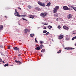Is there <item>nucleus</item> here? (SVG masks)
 I'll list each match as a JSON object with an SVG mask.
<instances>
[{
  "label": "nucleus",
  "instance_id": "nucleus-1",
  "mask_svg": "<svg viewBox=\"0 0 76 76\" xmlns=\"http://www.w3.org/2000/svg\"><path fill=\"white\" fill-rule=\"evenodd\" d=\"M60 9V7L58 6H56L54 8V11H53V13H56L57 11L58 10V9Z\"/></svg>",
  "mask_w": 76,
  "mask_h": 76
},
{
  "label": "nucleus",
  "instance_id": "nucleus-2",
  "mask_svg": "<svg viewBox=\"0 0 76 76\" xmlns=\"http://www.w3.org/2000/svg\"><path fill=\"white\" fill-rule=\"evenodd\" d=\"M15 15L16 16H18V17H19L20 18V15H19V13L18 12H17V11H16V9H15Z\"/></svg>",
  "mask_w": 76,
  "mask_h": 76
},
{
  "label": "nucleus",
  "instance_id": "nucleus-3",
  "mask_svg": "<svg viewBox=\"0 0 76 76\" xmlns=\"http://www.w3.org/2000/svg\"><path fill=\"white\" fill-rule=\"evenodd\" d=\"M63 9H64V10H70V8H68L66 6H64L63 7Z\"/></svg>",
  "mask_w": 76,
  "mask_h": 76
},
{
  "label": "nucleus",
  "instance_id": "nucleus-4",
  "mask_svg": "<svg viewBox=\"0 0 76 76\" xmlns=\"http://www.w3.org/2000/svg\"><path fill=\"white\" fill-rule=\"evenodd\" d=\"M47 12H45L44 13H42L40 15V16L42 17H45L47 15Z\"/></svg>",
  "mask_w": 76,
  "mask_h": 76
},
{
  "label": "nucleus",
  "instance_id": "nucleus-5",
  "mask_svg": "<svg viewBox=\"0 0 76 76\" xmlns=\"http://www.w3.org/2000/svg\"><path fill=\"white\" fill-rule=\"evenodd\" d=\"M67 17L68 19H70L72 18V15L71 14H69L67 15Z\"/></svg>",
  "mask_w": 76,
  "mask_h": 76
},
{
  "label": "nucleus",
  "instance_id": "nucleus-6",
  "mask_svg": "<svg viewBox=\"0 0 76 76\" xmlns=\"http://www.w3.org/2000/svg\"><path fill=\"white\" fill-rule=\"evenodd\" d=\"M65 49H66L67 50H74L75 48H65Z\"/></svg>",
  "mask_w": 76,
  "mask_h": 76
},
{
  "label": "nucleus",
  "instance_id": "nucleus-7",
  "mask_svg": "<svg viewBox=\"0 0 76 76\" xmlns=\"http://www.w3.org/2000/svg\"><path fill=\"white\" fill-rule=\"evenodd\" d=\"M29 18H31V19H34L35 18V16L34 15H30L28 16Z\"/></svg>",
  "mask_w": 76,
  "mask_h": 76
},
{
  "label": "nucleus",
  "instance_id": "nucleus-8",
  "mask_svg": "<svg viewBox=\"0 0 76 76\" xmlns=\"http://www.w3.org/2000/svg\"><path fill=\"white\" fill-rule=\"evenodd\" d=\"M64 37V36H63V35H61L59 37V39H61L63 38Z\"/></svg>",
  "mask_w": 76,
  "mask_h": 76
},
{
  "label": "nucleus",
  "instance_id": "nucleus-9",
  "mask_svg": "<svg viewBox=\"0 0 76 76\" xmlns=\"http://www.w3.org/2000/svg\"><path fill=\"white\" fill-rule=\"evenodd\" d=\"M35 49L36 50H41V48H40V47L39 46V47H36Z\"/></svg>",
  "mask_w": 76,
  "mask_h": 76
},
{
  "label": "nucleus",
  "instance_id": "nucleus-10",
  "mask_svg": "<svg viewBox=\"0 0 76 76\" xmlns=\"http://www.w3.org/2000/svg\"><path fill=\"white\" fill-rule=\"evenodd\" d=\"M15 63H19V64H21V63H22V62H21L19 61H18L16 60H15Z\"/></svg>",
  "mask_w": 76,
  "mask_h": 76
},
{
  "label": "nucleus",
  "instance_id": "nucleus-11",
  "mask_svg": "<svg viewBox=\"0 0 76 76\" xmlns=\"http://www.w3.org/2000/svg\"><path fill=\"white\" fill-rule=\"evenodd\" d=\"M13 50H15L17 51L18 50H19V49L18 47H15V48H13Z\"/></svg>",
  "mask_w": 76,
  "mask_h": 76
},
{
  "label": "nucleus",
  "instance_id": "nucleus-12",
  "mask_svg": "<svg viewBox=\"0 0 76 76\" xmlns=\"http://www.w3.org/2000/svg\"><path fill=\"white\" fill-rule=\"evenodd\" d=\"M24 34H26V33H27V31H28V30L26 28L24 29Z\"/></svg>",
  "mask_w": 76,
  "mask_h": 76
},
{
  "label": "nucleus",
  "instance_id": "nucleus-13",
  "mask_svg": "<svg viewBox=\"0 0 76 76\" xmlns=\"http://www.w3.org/2000/svg\"><path fill=\"white\" fill-rule=\"evenodd\" d=\"M70 7H71V8H72L74 10H75V11H76V7H73L72 6H70Z\"/></svg>",
  "mask_w": 76,
  "mask_h": 76
},
{
  "label": "nucleus",
  "instance_id": "nucleus-14",
  "mask_svg": "<svg viewBox=\"0 0 76 76\" xmlns=\"http://www.w3.org/2000/svg\"><path fill=\"white\" fill-rule=\"evenodd\" d=\"M70 7H71V8H72L74 10H75V11H76V7H73L72 6H70Z\"/></svg>",
  "mask_w": 76,
  "mask_h": 76
},
{
  "label": "nucleus",
  "instance_id": "nucleus-15",
  "mask_svg": "<svg viewBox=\"0 0 76 76\" xmlns=\"http://www.w3.org/2000/svg\"><path fill=\"white\" fill-rule=\"evenodd\" d=\"M35 9H36L37 10H38V11H39V10H41V9H40V8H39V7H36L35 8Z\"/></svg>",
  "mask_w": 76,
  "mask_h": 76
},
{
  "label": "nucleus",
  "instance_id": "nucleus-16",
  "mask_svg": "<svg viewBox=\"0 0 76 76\" xmlns=\"http://www.w3.org/2000/svg\"><path fill=\"white\" fill-rule=\"evenodd\" d=\"M30 35L31 37L32 38H33V37H34L33 36H35V34H31Z\"/></svg>",
  "mask_w": 76,
  "mask_h": 76
},
{
  "label": "nucleus",
  "instance_id": "nucleus-17",
  "mask_svg": "<svg viewBox=\"0 0 76 76\" xmlns=\"http://www.w3.org/2000/svg\"><path fill=\"white\" fill-rule=\"evenodd\" d=\"M3 28V26L2 25H0V31H1Z\"/></svg>",
  "mask_w": 76,
  "mask_h": 76
},
{
  "label": "nucleus",
  "instance_id": "nucleus-18",
  "mask_svg": "<svg viewBox=\"0 0 76 76\" xmlns=\"http://www.w3.org/2000/svg\"><path fill=\"white\" fill-rule=\"evenodd\" d=\"M63 28L65 29L68 30L69 29V28L66 26H64Z\"/></svg>",
  "mask_w": 76,
  "mask_h": 76
},
{
  "label": "nucleus",
  "instance_id": "nucleus-19",
  "mask_svg": "<svg viewBox=\"0 0 76 76\" xmlns=\"http://www.w3.org/2000/svg\"><path fill=\"white\" fill-rule=\"evenodd\" d=\"M50 5H51V3L49 2L47 4V5H46V6L49 7V6H50Z\"/></svg>",
  "mask_w": 76,
  "mask_h": 76
},
{
  "label": "nucleus",
  "instance_id": "nucleus-20",
  "mask_svg": "<svg viewBox=\"0 0 76 76\" xmlns=\"http://www.w3.org/2000/svg\"><path fill=\"white\" fill-rule=\"evenodd\" d=\"M41 6H42L43 7H45V3H42V5H41Z\"/></svg>",
  "mask_w": 76,
  "mask_h": 76
},
{
  "label": "nucleus",
  "instance_id": "nucleus-21",
  "mask_svg": "<svg viewBox=\"0 0 76 76\" xmlns=\"http://www.w3.org/2000/svg\"><path fill=\"white\" fill-rule=\"evenodd\" d=\"M40 48V49H42V48H44V45H40V46H39Z\"/></svg>",
  "mask_w": 76,
  "mask_h": 76
},
{
  "label": "nucleus",
  "instance_id": "nucleus-22",
  "mask_svg": "<svg viewBox=\"0 0 76 76\" xmlns=\"http://www.w3.org/2000/svg\"><path fill=\"white\" fill-rule=\"evenodd\" d=\"M38 3L39 5H40V6H41V5L42 4V2L40 1H38Z\"/></svg>",
  "mask_w": 76,
  "mask_h": 76
},
{
  "label": "nucleus",
  "instance_id": "nucleus-23",
  "mask_svg": "<svg viewBox=\"0 0 76 76\" xmlns=\"http://www.w3.org/2000/svg\"><path fill=\"white\" fill-rule=\"evenodd\" d=\"M41 53H44L45 52V49H43L41 51Z\"/></svg>",
  "mask_w": 76,
  "mask_h": 76
},
{
  "label": "nucleus",
  "instance_id": "nucleus-24",
  "mask_svg": "<svg viewBox=\"0 0 76 76\" xmlns=\"http://www.w3.org/2000/svg\"><path fill=\"white\" fill-rule=\"evenodd\" d=\"M61 50H60L57 52V53H61Z\"/></svg>",
  "mask_w": 76,
  "mask_h": 76
},
{
  "label": "nucleus",
  "instance_id": "nucleus-25",
  "mask_svg": "<svg viewBox=\"0 0 76 76\" xmlns=\"http://www.w3.org/2000/svg\"><path fill=\"white\" fill-rule=\"evenodd\" d=\"M43 43H44V42H43V41H40V44H43Z\"/></svg>",
  "mask_w": 76,
  "mask_h": 76
},
{
  "label": "nucleus",
  "instance_id": "nucleus-26",
  "mask_svg": "<svg viewBox=\"0 0 76 76\" xmlns=\"http://www.w3.org/2000/svg\"><path fill=\"white\" fill-rule=\"evenodd\" d=\"M47 32V30L43 31V33L44 34L45 33H46Z\"/></svg>",
  "mask_w": 76,
  "mask_h": 76
},
{
  "label": "nucleus",
  "instance_id": "nucleus-27",
  "mask_svg": "<svg viewBox=\"0 0 76 76\" xmlns=\"http://www.w3.org/2000/svg\"><path fill=\"white\" fill-rule=\"evenodd\" d=\"M20 16L23 17H25L26 16V15H20Z\"/></svg>",
  "mask_w": 76,
  "mask_h": 76
},
{
  "label": "nucleus",
  "instance_id": "nucleus-28",
  "mask_svg": "<svg viewBox=\"0 0 76 76\" xmlns=\"http://www.w3.org/2000/svg\"><path fill=\"white\" fill-rule=\"evenodd\" d=\"M9 66V64H5L4 65V66L5 67H6V66Z\"/></svg>",
  "mask_w": 76,
  "mask_h": 76
},
{
  "label": "nucleus",
  "instance_id": "nucleus-29",
  "mask_svg": "<svg viewBox=\"0 0 76 76\" xmlns=\"http://www.w3.org/2000/svg\"><path fill=\"white\" fill-rule=\"evenodd\" d=\"M35 42H38V41H37V37H36L35 39Z\"/></svg>",
  "mask_w": 76,
  "mask_h": 76
},
{
  "label": "nucleus",
  "instance_id": "nucleus-30",
  "mask_svg": "<svg viewBox=\"0 0 76 76\" xmlns=\"http://www.w3.org/2000/svg\"><path fill=\"white\" fill-rule=\"evenodd\" d=\"M48 27H49V28H53V26L50 25L48 26Z\"/></svg>",
  "mask_w": 76,
  "mask_h": 76
},
{
  "label": "nucleus",
  "instance_id": "nucleus-31",
  "mask_svg": "<svg viewBox=\"0 0 76 76\" xmlns=\"http://www.w3.org/2000/svg\"><path fill=\"white\" fill-rule=\"evenodd\" d=\"M42 24H43V25H48V23H43Z\"/></svg>",
  "mask_w": 76,
  "mask_h": 76
},
{
  "label": "nucleus",
  "instance_id": "nucleus-32",
  "mask_svg": "<svg viewBox=\"0 0 76 76\" xmlns=\"http://www.w3.org/2000/svg\"><path fill=\"white\" fill-rule=\"evenodd\" d=\"M48 34H50V33L48 32L46 34V35H48Z\"/></svg>",
  "mask_w": 76,
  "mask_h": 76
},
{
  "label": "nucleus",
  "instance_id": "nucleus-33",
  "mask_svg": "<svg viewBox=\"0 0 76 76\" xmlns=\"http://www.w3.org/2000/svg\"><path fill=\"white\" fill-rule=\"evenodd\" d=\"M28 7L29 8H30L29 9H31V7L30 6V5H28Z\"/></svg>",
  "mask_w": 76,
  "mask_h": 76
},
{
  "label": "nucleus",
  "instance_id": "nucleus-34",
  "mask_svg": "<svg viewBox=\"0 0 76 76\" xmlns=\"http://www.w3.org/2000/svg\"><path fill=\"white\" fill-rule=\"evenodd\" d=\"M22 19H23V20H26V21H27V20H26V19H25L23 18H22Z\"/></svg>",
  "mask_w": 76,
  "mask_h": 76
},
{
  "label": "nucleus",
  "instance_id": "nucleus-35",
  "mask_svg": "<svg viewBox=\"0 0 76 76\" xmlns=\"http://www.w3.org/2000/svg\"><path fill=\"white\" fill-rule=\"evenodd\" d=\"M66 39L67 41H69V40L70 39H69V38H67Z\"/></svg>",
  "mask_w": 76,
  "mask_h": 76
},
{
  "label": "nucleus",
  "instance_id": "nucleus-36",
  "mask_svg": "<svg viewBox=\"0 0 76 76\" xmlns=\"http://www.w3.org/2000/svg\"><path fill=\"white\" fill-rule=\"evenodd\" d=\"M0 47H1V48H3V46L2 45H0Z\"/></svg>",
  "mask_w": 76,
  "mask_h": 76
},
{
  "label": "nucleus",
  "instance_id": "nucleus-37",
  "mask_svg": "<svg viewBox=\"0 0 76 76\" xmlns=\"http://www.w3.org/2000/svg\"><path fill=\"white\" fill-rule=\"evenodd\" d=\"M58 29H60V28H61V26H58Z\"/></svg>",
  "mask_w": 76,
  "mask_h": 76
},
{
  "label": "nucleus",
  "instance_id": "nucleus-38",
  "mask_svg": "<svg viewBox=\"0 0 76 76\" xmlns=\"http://www.w3.org/2000/svg\"><path fill=\"white\" fill-rule=\"evenodd\" d=\"M10 46H9L8 48V49H10Z\"/></svg>",
  "mask_w": 76,
  "mask_h": 76
},
{
  "label": "nucleus",
  "instance_id": "nucleus-39",
  "mask_svg": "<svg viewBox=\"0 0 76 76\" xmlns=\"http://www.w3.org/2000/svg\"><path fill=\"white\" fill-rule=\"evenodd\" d=\"M44 29H47V28H46V27H45L43 28Z\"/></svg>",
  "mask_w": 76,
  "mask_h": 76
},
{
  "label": "nucleus",
  "instance_id": "nucleus-40",
  "mask_svg": "<svg viewBox=\"0 0 76 76\" xmlns=\"http://www.w3.org/2000/svg\"><path fill=\"white\" fill-rule=\"evenodd\" d=\"M2 61V60L1 59V58H0V62H1V61Z\"/></svg>",
  "mask_w": 76,
  "mask_h": 76
},
{
  "label": "nucleus",
  "instance_id": "nucleus-41",
  "mask_svg": "<svg viewBox=\"0 0 76 76\" xmlns=\"http://www.w3.org/2000/svg\"><path fill=\"white\" fill-rule=\"evenodd\" d=\"M18 9H20V10H21V8H20L19 7H18Z\"/></svg>",
  "mask_w": 76,
  "mask_h": 76
},
{
  "label": "nucleus",
  "instance_id": "nucleus-42",
  "mask_svg": "<svg viewBox=\"0 0 76 76\" xmlns=\"http://www.w3.org/2000/svg\"><path fill=\"white\" fill-rule=\"evenodd\" d=\"M48 29H50V30H51V28H49V27H48Z\"/></svg>",
  "mask_w": 76,
  "mask_h": 76
},
{
  "label": "nucleus",
  "instance_id": "nucleus-43",
  "mask_svg": "<svg viewBox=\"0 0 76 76\" xmlns=\"http://www.w3.org/2000/svg\"><path fill=\"white\" fill-rule=\"evenodd\" d=\"M21 56V54H19V55H18V56Z\"/></svg>",
  "mask_w": 76,
  "mask_h": 76
},
{
  "label": "nucleus",
  "instance_id": "nucleus-44",
  "mask_svg": "<svg viewBox=\"0 0 76 76\" xmlns=\"http://www.w3.org/2000/svg\"><path fill=\"white\" fill-rule=\"evenodd\" d=\"M40 28V27H37V29H39Z\"/></svg>",
  "mask_w": 76,
  "mask_h": 76
},
{
  "label": "nucleus",
  "instance_id": "nucleus-45",
  "mask_svg": "<svg viewBox=\"0 0 76 76\" xmlns=\"http://www.w3.org/2000/svg\"><path fill=\"white\" fill-rule=\"evenodd\" d=\"M2 63H4V61H2Z\"/></svg>",
  "mask_w": 76,
  "mask_h": 76
},
{
  "label": "nucleus",
  "instance_id": "nucleus-46",
  "mask_svg": "<svg viewBox=\"0 0 76 76\" xmlns=\"http://www.w3.org/2000/svg\"><path fill=\"white\" fill-rule=\"evenodd\" d=\"M5 17L6 18H7V16H5Z\"/></svg>",
  "mask_w": 76,
  "mask_h": 76
},
{
  "label": "nucleus",
  "instance_id": "nucleus-47",
  "mask_svg": "<svg viewBox=\"0 0 76 76\" xmlns=\"http://www.w3.org/2000/svg\"><path fill=\"white\" fill-rule=\"evenodd\" d=\"M56 20L57 21V20H58V19H56Z\"/></svg>",
  "mask_w": 76,
  "mask_h": 76
},
{
  "label": "nucleus",
  "instance_id": "nucleus-48",
  "mask_svg": "<svg viewBox=\"0 0 76 76\" xmlns=\"http://www.w3.org/2000/svg\"><path fill=\"white\" fill-rule=\"evenodd\" d=\"M40 56H42V55H41Z\"/></svg>",
  "mask_w": 76,
  "mask_h": 76
},
{
  "label": "nucleus",
  "instance_id": "nucleus-49",
  "mask_svg": "<svg viewBox=\"0 0 76 76\" xmlns=\"http://www.w3.org/2000/svg\"><path fill=\"white\" fill-rule=\"evenodd\" d=\"M46 34H44L43 35H46Z\"/></svg>",
  "mask_w": 76,
  "mask_h": 76
},
{
  "label": "nucleus",
  "instance_id": "nucleus-50",
  "mask_svg": "<svg viewBox=\"0 0 76 76\" xmlns=\"http://www.w3.org/2000/svg\"><path fill=\"white\" fill-rule=\"evenodd\" d=\"M75 46H76V43L75 44Z\"/></svg>",
  "mask_w": 76,
  "mask_h": 76
},
{
  "label": "nucleus",
  "instance_id": "nucleus-51",
  "mask_svg": "<svg viewBox=\"0 0 76 76\" xmlns=\"http://www.w3.org/2000/svg\"><path fill=\"white\" fill-rule=\"evenodd\" d=\"M28 32H30V30H28Z\"/></svg>",
  "mask_w": 76,
  "mask_h": 76
}]
</instances>
